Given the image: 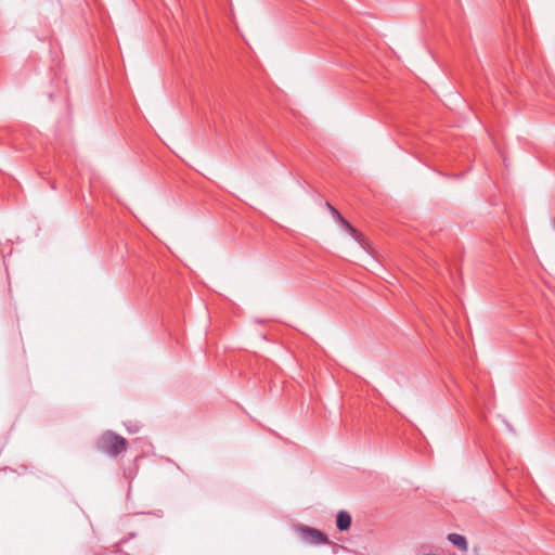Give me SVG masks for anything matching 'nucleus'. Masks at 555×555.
<instances>
[{
    "mask_svg": "<svg viewBox=\"0 0 555 555\" xmlns=\"http://www.w3.org/2000/svg\"><path fill=\"white\" fill-rule=\"evenodd\" d=\"M336 526L340 531L348 530L351 526V516L346 511H340L336 517Z\"/></svg>",
    "mask_w": 555,
    "mask_h": 555,
    "instance_id": "4",
    "label": "nucleus"
},
{
    "mask_svg": "<svg viewBox=\"0 0 555 555\" xmlns=\"http://www.w3.org/2000/svg\"><path fill=\"white\" fill-rule=\"evenodd\" d=\"M328 209L331 210L333 217L337 219L340 224L357 240L361 234L340 215V212L331 206L328 203L326 204Z\"/></svg>",
    "mask_w": 555,
    "mask_h": 555,
    "instance_id": "3",
    "label": "nucleus"
},
{
    "mask_svg": "<svg viewBox=\"0 0 555 555\" xmlns=\"http://www.w3.org/2000/svg\"><path fill=\"white\" fill-rule=\"evenodd\" d=\"M127 448V440L112 430L103 433L96 442V449L109 456H117L125 452Z\"/></svg>",
    "mask_w": 555,
    "mask_h": 555,
    "instance_id": "1",
    "label": "nucleus"
},
{
    "mask_svg": "<svg viewBox=\"0 0 555 555\" xmlns=\"http://www.w3.org/2000/svg\"><path fill=\"white\" fill-rule=\"evenodd\" d=\"M297 532L299 533L302 541L310 544H327L330 543L328 538L322 531L311 528L308 526H298Z\"/></svg>",
    "mask_w": 555,
    "mask_h": 555,
    "instance_id": "2",
    "label": "nucleus"
},
{
    "mask_svg": "<svg viewBox=\"0 0 555 555\" xmlns=\"http://www.w3.org/2000/svg\"><path fill=\"white\" fill-rule=\"evenodd\" d=\"M448 540L455 546H457L462 551H467V541L464 535L459 533H450L448 535Z\"/></svg>",
    "mask_w": 555,
    "mask_h": 555,
    "instance_id": "5",
    "label": "nucleus"
}]
</instances>
